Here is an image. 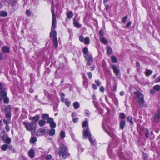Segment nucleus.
Masks as SVG:
<instances>
[{
  "mask_svg": "<svg viewBox=\"0 0 160 160\" xmlns=\"http://www.w3.org/2000/svg\"><path fill=\"white\" fill-rule=\"evenodd\" d=\"M52 5L51 7V11L52 16V26L51 28V31L50 33V36L53 37V38L56 37L57 33L54 30L56 28V17L54 12V8L53 2H52Z\"/></svg>",
  "mask_w": 160,
  "mask_h": 160,
  "instance_id": "f257e3e1",
  "label": "nucleus"
},
{
  "mask_svg": "<svg viewBox=\"0 0 160 160\" xmlns=\"http://www.w3.org/2000/svg\"><path fill=\"white\" fill-rule=\"evenodd\" d=\"M136 97V100L139 103L140 107L141 108L143 107H146L148 106L147 104L144 105V101L143 94L139 91H137L135 93Z\"/></svg>",
  "mask_w": 160,
  "mask_h": 160,
  "instance_id": "f03ea898",
  "label": "nucleus"
},
{
  "mask_svg": "<svg viewBox=\"0 0 160 160\" xmlns=\"http://www.w3.org/2000/svg\"><path fill=\"white\" fill-rule=\"evenodd\" d=\"M58 154L60 157L61 156L65 159L68 155L66 146L64 144H62L60 146L59 150L58 151Z\"/></svg>",
  "mask_w": 160,
  "mask_h": 160,
  "instance_id": "7ed1b4c3",
  "label": "nucleus"
},
{
  "mask_svg": "<svg viewBox=\"0 0 160 160\" xmlns=\"http://www.w3.org/2000/svg\"><path fill=\"white\" fill-rule=\"evenodd\" d=\"M82 127L84 128L82 131L83 138L85 139L88 136V134L90 132L88 129V120L87 118H85V121L83 122Z\"/></svg>",
  "mask_w": 160,
  "mask_h": 160,
  "instance_id": "20e7f679",
  "label": "nucleus"
},
{
  "mask_svg": "<svg viewBox=\"0 0 160 160\" xmlns=\"http://www.w3.org/2000/svg\"><path fill=\"white\" fill-rule=\"evenodd\" d=\"M22 123L28 131H31L36 129V127L34 126L33 123H31L29 122L25 121L23 122Z\"/></svg>",
  "mask_w": 160,
  "mask_h": 160,
  "instance_id": "39448f33",
  "label": "nucleus"
},
{
  "mask_svg": "<svg viewBox=\"0 0 160 160\" xmlns=\"http://www.w3.org/2000/svg\"><path fill=\"white\" fill-rule=\"evenodd\" d=\"M5 117L7 120L4 119L3 123L5 124H9L11 123V112L6 113Z\"/></svg>",
  "mask_w": 160,
  "mask_h": 160,
  "instance_id": "423d86ee",
  "label": "nucleus"
},
{
  "mask_svg": "<svg viewBox=\"0 0 160 160\" xmlns=\"http://www.w3.org/2000/svg\"><path fill=\"white\" fill-rule=\"evenodd\" d=\"M160 117V110H158L157 112L152 118L151 120L152 121L158 122V121Z\"/></svg>",
  "mask_w": 160,
  "mask_h": 160,
  "instance_id": "0eeeda50",
  "label": "nucleus"
},
{
  "mask_svg": "<svg viewBox=\"0 0 160 160\" xmlns=\"http://www.w3.org/2000/svg\"><path fill=\"white\" fill-rule=\"evenodd\" d=\"M85 59L88 61V64L89 65H91L92 63L93 58L91 55L89 54H86V55L84 56Z\"/></svg>",
  "mask_w": 160,
  "mask_h": 160,
  "instance_id": "6e6552de",
  "label": "nucleus"
},
{
  "mask_svg": "<svg viewBox=\"0 0 160 160\" xmlns=\"http://www.w3.org/2000/svg\"><path fill=\"white\" fill-rule=\"evenodd\" d=\"M47 123L49 124V125L51 128H54L56 126V124L52 118H48L47 121Z\"/></svg>",
  "mask_w": 160,
  "mask_h": 160,
  "instance_id": "1a4fd4ad",
  "label": "nucleus"
},
{
  "mask_svg": "<svg viewBox=\"0 0 160 160\" xmlns=\"http://www.w3.org/2000/svg\"><path fill=\"white\" fill-rule=\"evenodd\" d=\"M113 70L114 73L116 75L118 76L120 74L119 69L116 66V65H113L111 66Z\"/></svg>",
  "mask_w": 160,
  "mask_h": 160,
  "instance_id": "9d476101",
  "label": "nucleus"
},
{
  "mask_svg": "<svg viewBox=\"0 0 160 160\" xmlns=\"http://www.w3.org/2000/svg\"><path fill=\"white\" fill-rule=\"evenodd\" d=\"M88 136H89V140L91 144L94 145H95L96 144V141L94 138L90 134V132L88 134Z\"/></svg>",
  "mask_w": 160,
  "mask_h": 160,
  "instance_id": "9b49d317",
  "label": "nucleus"
},
{
  "mask_svg": "<svg viewBox=\"0 0 160 160\" xmlns=\"http://www.w3.org/2000/svg\"><path fill=\"white\" fill-rule=\"evenodd\" d=\"M7 96L6 92L2 88V84L0 83V96L5 97Z\"/></svg>",
  "mask_w": 160,
  "mask_h": 160,
  "instance_id": "f8f14e48",
  "label": "nucleus"
},
{
  "mask_svg": "<svg viewBox=\"0 0 160 160\" xmlns=\"http://www.w3.org/2000/svg\"><path fill=\"white\" fill-rule=\"evenodd\" d=\"M40 116L39 115H37L36 116H34L32 118L30 117L29 118V120H32L33 122V123L37 122L39 119Z\"/></svg>",
  "mask_w": 160,
  "mask_h": 160,
  "instance_id": "ddd939ff",
  "label": "nucleus"
},
{
  "mask_svg": "<svg viewBox=\"0 0 160 160\" xmlns=\"http://www.w3.org/2000/svg\"><path fill=\"white\" fill-rule=\"evenodd\" d=\"M102 127L104 131L108 134L110 136H111V132L108 130V129L106 128L105 125H104V120L102 122Z\"/></svg>",
  "mask_w": 160,
  "mask_h": 160,
  "instance_id": "4468645a",
  "label": "nucleus"
},
{
  "mask_svg": "<svg viewBox=\"0 0 160 160\" xmlns=\"http://www.w3.org/2000/svg\"><path fill=\"white\" fill-rule=\"evenodd\" d=\"M5 1L7 3L10 4V5H12L13 7L16 4V1L14 0H5Z\"/></svg>",
  "mask_w": 160,
  "mask_h": 160,
  "instance_id": "2eb2a0df",
  "label": "nucleus"
},
{
  "mask_svg": "<svg viewBox=\"0 0 160 160\" xmlns=\"http://www.w3.org/2000/svg\"><path fill=\"white\" fill-rule=\"evenodd\" d=\"M126 125V122L125 120L121 121L120 122V128L122 130L124 129Z\"/></svg>",
  "mask_w": 160,
  "mask_h": 160,
  "instance_id": "dca6fc26",
  "label": "nucleus"
},
{
  "mask_svg": "<svg viewBox=\"0 0 160 160\" xmlns=\"http://www.w3.org/2000/svg\"><path fill=\"white\" fill-rule=\"evenodd\" d=\"M28 154L30 157L32 158L34 156L35 151L33 149H31L29 151Z\"/></svg>",
  "mask_w": 160,
  "mask_h": 160,
  "instance_id": "f3484780",
  "label": "nucleus"
},
{
  "mask_svg": "<svg viewBox=\"0 0 160 160\" xmlns=\"http://www.w3.org/2000/svg\"><path fill=\"white\" fill-rule=\"evenodd\" d=\"M11 106L10 105H8L4 108V111L6 113L11 112Z\"/></svg>",
  "mask_w": 160,
  "mask_h": 160,
  "instance_id": "a211bd4d",
  "label": "nucleus"
},
{
  "mask_svg": "<svg viewBox=\"0 0 160 160\" xmlns=\"http://www.w3.org/2000/svg\"><path fill=\"white\" fill-rule=\"evenodd\" d=\"M73 24L74 26L77 28H80L81 26V25L75 19H74L73 20Z\"/></svg>",
  "mask_w": 160,
  "mask_h": 160,
  "instance_id": "6ab92c4d",
  "label": "nucleus"
},
{
  "mask_svg": "<svg viewBox=\"0 0 160 160\" xmlns=\"http://www.w3.org/2000/svg\"><path fill=\"white\" fill-rule=\"evenodd\" d=\"M45 130L44 128L40 129L39 131L36 132L37 135L38 136L41 135L42 133H45Z\"/></svg>",
  "mask_w": 160,
  "mask_h": 160,
  "instance_id": "aec40b11",
  "label": "nucleus"
},
{
  "mask_svg": "<svg viewBox=\"0 0 160 160\" xmlns=\"http://www.w3.org/2000/svg\"><path fill=\"white\" fill-rule=\"evenodd\" d=\"M2 51L4 52L8 53L10 52V49L7 46H4L2 48Z\"/></svg>",
  "mask_w": 160,
  "mask_h": 160,
  "instance_id": "412c9836",
  "label": "nucleus"
},
{
  "mask_svg": "<svg viewBox=\"0 0 160 160\" xmlns=\"http://www.w3.org/2000/svg\"><path fill=\"white\" fill-rule=\"evenodd\" d=\"M101 42L104 44H107L108 43L107 40L104 38L102 37L100 39Z\"/></svg>",
  "mask_w": 160,
  "mask_h": 160,
  "instance_id": "4be33fe9",
  "label": "nucleus"
},
{
  "mask_svg": "<svg viewBox=\"0 0 160 160\" xmlns=\"http://www.w3.org/2000/svg\"><path fill=\"white\" fill-rule=\"evenodd\" d=\"M143 132L146 138H148L150 137L149 130L147 129H145L143 130Z\"/></svg>",
  "mask_w": 160,
  "mask_h": 160,
  "instance_id": "5701e85b",
  "label": "nucleus"
},
{
  "mask_svg": "<svg viewBox=\"0 0 160 160\" xmlns=\"http://www.w3.org/2000/svg\"><path fill=\"white\" fill-rule=\"evenodd\" d=\"M53 41L55 47L57 48L58 45L57 37H55L53 38Z\"/></svg>",
  "mask_w": 160,
  "mask_h": 160,
  "instance_id": "b1692460",
  "label": "nucleus"
},
{
  "mask_svg": "<svg viewBox=\"0 0 160 160\" xmlns=\"http://www.w3.org/2000/svg\"><path fill=\"white\" fill-rule=\"evenodd\" d=\"M46 123V121L44 120H41L39 121L38 124L41 127L44 126Z\"/></svg>",
  "mask_w": 160,
  "mask_h": 160,
  "instance_id": "393cba45",
  "label": "nucleus"
},
{
  "mask_svg": "<svg viewBox=\"0 0 160 160\" xmlns=\"http://www.w3.org/2000/svg\"><path fill=\"white\" fill-rule=\"evenodd\" d=\"M55 129L53 128H52L49 132V135L51 136H52L55 134Z\"/></svg>",
  "mask_w": 160,
  "mask_h": 160,
  "instance_id": "a878e982",
  "label": "nucleus"
},
{
  "mask_svg": "<svg viewBox=\"0 0 160 160\" xmlns=\"http://www.w3.org/2000/svg\"><path fill=\"white\" fill-rule=\"evenodd\" d=\"M106 49L107 53L108 54H111L112 53V50L110 47L108 46H107Z\"/></svg>",
  "mask_w": 160,
  "mask_h": 160,
  "instance_id": "bb28decb",
  "label": "nucleus"
},
{
  "mask_svg": "<svg viewBox=\"0 0 160 160\" xmlns=\"http://www.w3.org/2000/svg\"><path fill=\"white\" fill-rule=\"evenodd\" d=\"M152 72V71L149 69H147L146 71L145 74L146 76H148L151 74Z\"/></svg>",
  "mask_w": 160,
  "mask_h": 160,
  "instance_id": "cd10ccee",
  "label": "nucleus"
},
{
  "mask_svg": "<svg viewBox=\"0 0 160 160\" xmlns=\"http://www.w3.org/2000/svg\"><path fill=\"white\" fill-rule=\"evenodd\" d=\"M42 117L43 119H47V121L48 118H51L49 117L48 114H42Z\"/></svg>",
  "mask_w": 160,
  "mask_h": 160,
  "instance_id": "c85d7f7f",
  "label": "nucleus"
},
{
  "mask_svg": "<svg viewBox=\"0 0 160 160\" xmlns=\"http://www.w3.org/2000/svg\"><path fill=\"white\" fill-rule=\"evenodd\" d=\"M36 138L34 137H32L30 140V142L32 144L35 143L37 141Z\"/></svg>",
  "mask_w": 160,
  "mask_h": 160,
  "instance_id": "c756f323",
  "label": "nucleus"
},
{
  "mask_svg": "<svg viewBox=\"0 0 160 160\" xmlns=\"http://www.w3.org/2000/svg\"><path fill=\"white\" fill-rule=\"evenodd\" d=\"M83 42L85 44H89L90 43V39L88 37L85 38Z\"/></svg>",
  "mask_w": 160,
  "mask_h": 160,
  "instance_id": "7c9ffc66",
  "label": "nucleus"
},
{
  "mask_svg": "<svg viewBox=\"0 0 160 160\" xmlns=\"http://www.w3.org/2000/svg\"><path fill=\"white\" fill-rule=\"evenodd\" d=\"M73 106L75 109H77L80 107V104L78 102H76L73 103Z\"/></svg>",
  "mask_w": 160,
  "mask_h": 160,
  "instance_id": "2f4dec72",
  "label": "nucleus"
},
{
  "mask_svg": "<svg viewBox=\"0 0 160 160\" xmlns=\"http://www.w3.org/2000/svg\"><path fill=\"white\" fill-rule=\"evenodd\" d=\"M8 150L11 151L12 152H15V149L11 145H8Z\"/></svg>",
  "mask_w": 160,
  "mask_h": 160,
  "instance_id": "473e14b6",
  "label": "nucleus"
},
{
  "mask_svg": "<svg viewBox=\"0 0 160 160\" xmlns=\"http://www.w3.org/2000/svg\"><path fill=\"white\" fill-rule=\"evenodd\" d=\"M83 85L87 89L88 87V81L87 79H84L83 81Z\"/></svg>",
  "mask_w": 160,
  "mask_h": 160,
  "instance_id": "72a5a7b5",
  "label": "nucleus"
},
{
  "mask_svg": "<svg viewBox=\"0 0 160 160\" xmlns=\"http://www.w3.org/2000/svg\"><path fill=\"white\" fill-rule=\"evenodd\" d=\"M111 58L112 62L114 63H117V59L114 56H112Z\"/></svg>",
  "mask_w": 160,
  "mask_h": 160,
  "instance_id": "f704fd0d",
  "label": "nucleus"
},
{
  "mask_svg": "<svg viewBox=\"0 0 160 160\" xmlns=\"http://www.w3.org/2000/svg\"><path fill=\"white\" fill-rule=\"evenodd\" d=\"M153 89L157 91H159L160 90V86L159 85H156L154 86L153 88Z\"/></svg>",
  "mask_w": 160,
  "mask_h": 160,
  "instance_id": "c9c22d12",
  "label": "nucleus"
},
{
  "mask_svg": "<svg viewBox=\"0 0 160 160\" xmlns=\"http://www.w3.org/2000/svg\"><path fill=\"white\" fill-rule=\"evenodd\" d=\"M8 145L7 144H4L1 146V148L3 151H5L8 149Z\"/></svg>",
  "mask_w": 160,
  "mask_h": 160,
  "instance_id": "e433bc0d",
  "label": "nucleus"
},
{
  "mask_svg": "<svg viewBox=\"0 0 160 160\" xmlns=\"http://www.w3.org/2000/svg\"><path fill=\"white\" fill-rule=\"evenodd\" d=\"M7 15V12L2 11L0 12V16L1 17H5Z\"/></svg>",
  "mask_w": 160,
  "mask_h": 160,
  "instance_id": "4c0bfd02",
  "label": "nucleus"
},
{
  "mask_svg": "<svg viewBox=\"0 0 160 160\" xmlns=\"http://www.w3.org/2000/svg\"><path fill=\"white\" fill-rule=\"evenodd\" d=\"M132 118L131 116H129L127 117V120L128 121L130 124L131 125L133 124V122L132 120Z\"/></svg>",
  "mask_w": 160,
  "mask_h": 160,
  "instance_id": "58836bf2",
  "label": "nucleus"
},
{
  "mask_svg": "<svg viewBox=\"0 0 160 160\" xmlns=\"http://www.w3.org/2000/svg\"><path fill=\"white\" fill-rule=\"evenodd\" d=\"M60 138L63 139L65 136V132L64 131H62L60 132Z\"/></svg>",
  "mask_w": 160,
  "mask_h": 160,
  "instance_id": "ea45409f",
  "label": "nucleus"
},
{
  "mask_svg": "<svg viewBox=\"0 0 160 160\" xmlns=\"http://www.w3.org/2000/svg\"><path fill=\"white\" fill-rule=\"evenodd\" d=\"M73 14L72 11H70L67 14V18L69 19H71L73 16Z\"/></svg>",
  "mask_w": 160,
  "mask_h": 160,
  "instance_id": "a19ab883",
  "label": "nucleus"
},
{
  "mask_svg": "<svg viewBox=\"0 0 160 160\" xmlns=\"http://www.w3.org/2000/svg\"><path fill=\"white\" fill-rule=\"evenodd\" d=\"M83 52L84 56L86 55V54H88V49L86 47L84 48L83 50Z\"/></svg>",
  "mask_w": 160,
  "mask_h": 160,
  "instance_id": "79ce46f5",
  "label": "nucleus"
},
{
  "mask_svg": "<svg viewBox=\"0 0 160 160\" xmlns=\"http://www.w3.org/2000/svg\"><path fill=\"white\" fill-rule=\"evenodd\" d=\"M65 103L67 106L68 107H69L71 104L70 102L67 99H66L65 101Z\"/></svg>",
  "mask_w": 160,
  "mask_h": 160,
  "instance_id": "37998d69",
  "label": "nucleus"
},
{
  "mask_svg": "<svg viewBox=\"0 0 160 160\" xmlns=\"http://www.w3.org/2000/svg\"><path fill=\"white\" fill-rule=\"evenodd\" d=\"M120 116L121 118L122 119H125L126 118V116L125 115V114L123 113H120Z\"/></svg>",
  "mask_w": 160,
  "mask_h": 160,
  "instance_id": "c03bdc74",
  "label": "nucleus"
},
{
  "mask_svg": "<svg viewBox=\"0 0 160 160\" xmlns=\"http://www.w3.org/2000/svg\"><path fill=\"white\" fill-rule=\"evenodd\" d=\"M79 40L81 42H84V39L83 36L82 35H80L79 37Z\"/></svg>",
  "mask_w": 160,
  "mask_h": 160,
  "instance_id": "a18cd8bd",
  "label": "nucleus"
},
{
  "mask_svg": "<svg viewBox=\"0 0 160 160\" xmlns=\"http://www.w3.org/2000/svg\"><path fill=\"white\" fill-rule=\"evenodd\" d=\"M89 114L90 113L89 110L88 109L85 110V116H88V117H89Z\"/></svg>",
  "mask_w": 160,
  "mask_h": 160,
  "instance_id": "49530a36",
  "label": "nucleus"
},
{
  "mask_svg": "<svg viewBox=\"0 0 160 160\" xmlns=\"http://www.w3.org/2000/svg\"><path fill=\"white\" fill-rule=\"evenodd\" d=\"M11 139L9 138H7L6 139L5 141L7 144H9L11 142Z\"/></svg>",
  "mask_w": 160,
  "mask_h": 160,
  "instance_id": "de8ad7c7",
  "label": "nucleus"
},
{
  "mask_svg": "<svg viewBox=\"0 0 160 160\" xmlns=\"http://www.w3.org/2000/svg\"><path fill=\"white\" fill-rule=\"evenodd\" d=\"M6 129L7 132H9L10 129V127L8 125L9 124H6Z\"/></svg>",
  "mask_w": 160,
  "mask_h": 160,
  "instance_id": "09e8293b",
  "label": "nucleus"
},
{
  "mask_svg": "<svg viewBox=\"0 0 160 160\" xmlns=\"http://www.w3.org/2000/svg\"><path fill=\"white\" fill-rule=\"evenodd\" d=\"M78 149L79 152H82L83 150V149L82 147L80 146H79L78 147Z\"/></svg>",
  "mask_w": 160,
  "mask_h": 160,
  "instance_id": "8fccbe9b",
  "label": "nucleus"
},
{
  "mask_svg": "<svg viewBox=\"0 0 160 160\" xmlns=\"http://www.w3.org/2000/svg\"><path fill=\"white\" fill-rule=\"evenodd\" d=\"M52 156L50 155H48L45 157V159L47 160H48L51 158Z\"/></svg>",
  "mask_w": 160,
  "mask_h": 160,
  "instance_id": "3c124183",
  "label": "nucleus"
},
{
  "mask_svg": "<svg viewBox=\"0 0 160 160\" xmlns=\"http://www.w3.org/2000/svg\"><path fill=\"white\" fill-rule=\"evenodd\" d=\"M26 13L28 16H30L31 14V12L29 10H27L26 11Z\"/></svg>",
  "mask_w": 160,
  "mask_h": 160,
  "instance_id": "603ef678",
  "label": "nucleus"
},
{
  "mask_svg": "<svg viewBox=\"0 0 160 160\" xmlns=\"http://www.w3.org/2000/svg\"><path fill=\"white\" fill-rule=\"evenodd\" d=\"M95 82L97 84V85L98 86H101V83L99 82L98 80H96L95 81Z\"/></svg>",
  "mask_w": 160,
  "mask_h": 160,
  "instance_id": "864d4df0",
  "label": "nucleus"
},
{
  "mask_svg": "<svg viewBox=\"0 0 160 160\" xmlns=\"http://www.w3.org/2000/svg\"><path fill=\"white\" fill-rule=\"evenodd\" d=\"M131 22H129L125 26H124L125 28H127L129 27L131 25Z\"/></svg>",
  "mask_w": 160,
  "mask_h": 160,
  "instance_id": "5fc2aeb1",
  "label": "nucleus"
},
{
  "mask_svg": "<svg viewBox=\"0 0 160 160\" xmlns=\"http://www.w3.org/2000/svg\"><path fill=\"white\" fill-rule=\"evenodd\" d=\"M4 102L5 103H8L9 102V99L8 98H4Z\"/></svg>",
  "mask_w": 160,
  "mask_h": 160,
  "instance_id": "6e6d98bb",
  "label": "nucleus"
},
{
  "mask_svg": "<svg viewBox=\"0 0 160 160\" xmlns=\"http://www.w3.org/2000/svg\"><path fill=\"white\" fill-rule=\"evenodd\" d=\"M128 18V17L127 16H125L123 18H122V22H124V23H125L127 19Z\"/></svg>",
  "mask_w": 160,
  "mask_h": 160,
  "instance_id": "4d7b16f0",
  "label": "nucleus"
},
{
  "mask_svg": "<svg viewBox=\"0 0 160 160\" xmlns=\"http://www.w3.org/2000/svg\"><path fill=\"white\" fill-rule=\"evenodd\" d=\"M100 91L102 92H103L104 91V88L103 86H101L99 88Z\"/></svg>",
  "mask_w": 160,
  "mask_h": 160,
  "instance_id": "13d9d810",
  "label": "nucleus"
},
{
  "mask_svg": "<svg viewBox=\"0 0 160 160\" xmlns=\"http://www.w3.org/2000/svg\"><path fill=\"white\" fill-rule=\"evenodd\" d=\"M93 103L94 106L96 107V108H97V105H98V102H97L96 101V100L93 101Z\"/></svg>",
  "mask_w": 160,
  "mask_h": 160,
  "instance_id": "bf43d9fd",
  "label": "nucleus"
},
{
  "mask_svg": "<svg viewBox=\"0 0 160 160\" xmlns=\"http://www.w3.org/2000/svg\"><path fill=\"white\" fill-rule=\"evenodd\" d=\"M78 118H74L73 119V121L74 123L77 122L78 121Z\"/></svg>",
  "mask_w": 160,
  "mask_h": 160,
  "instance_id": "052dcab7",
  "label": "nucleus"
},
{
  "mask_svg": "<svg viewBox=\"0 0 160 160\" xmlns=\"http://www.w3.org/2000/svg\"><path fill=\"white\" fill-rule=\"evenodd\" d=\"M99 34L100 36H102L104 35V32L102 31H100L99 32Z\"/></svg>",
  "mask_w": 160,
  "mask_h": 160,
  "instance_id": "680f3d73",
  "label": "nucleus"
},
{
  "mask_svg": "<svg viewBox=\"0 0 160 160\" xmlns=\"http://www.w3.org/2000/svg\"><path fill=\"white\" fill-rule=\"evenodd\" d=\"M88 74L89 79H91L92 77V74L91 73V72H88Z\"/></svg>",
  "mask_w": 160,
  "mask_h": 160,
  "instance_id": "e2e57ef3",
  "label": "nucleus"
},
{
  "mask_svg": "<svg viewBox=\"0 0 160 160\" xmlns=\"http://www.w3.org/2000/svg\"><path fill=\"white\" fill-rule=\"evenodd\" d=\"M155 92L154 91V90L153 89H151L150 90V93L151 94L153 95V94Z\"/></svg>",
  "mask_w": 160,
  "mask_h": 160,
  "instance_id": "0e129e2a",
  "label": "nucleus"
},
{
  "mask_svg": "<svg viewBox=\"0 0 160 160\" xmlns=\"http://www.w3.org/2000/svg\"><path fill=\"white\" fill-rule=\"evenodd\" d=\"M117 89V86L115 85L112 88V91H116Z\"/></svg>",
  "mask_w": 160,
  "mask_h": 160,
  "instance_id": "69168bd1",
  "label": "nucleus"
},
{
  "mask_svg": "<svg viewBox=\"0 0 160 160\" xmlns=\"http://www.w3.org/2000/svg\"><path fill=\"white\" fill-rule=\"evenodd\" d=\"M160 82V76L158 77L156 79V82Z\"/></svg>",
  "mask_w": 160,
  "mask_h": 160,
  "instance_id": "338daca9",
  "label": "nucleus"
},
{
  "mask_svg": "<svg viewBox=\"0 0 160 160\" xmlns=\"http://www.w3.org/2000/svg\"><path fill=\"white\" fill-rule=\"evenodd\" d=\"M136 66L138 67H139L140 66V63H139V62L137 61L136 62Z\"/></svg>",
  "mask_w": 160,
  "mask_h": 160,
  "instance_id": "774afa93",
  "label": "nucleus"
}]
</instances>
